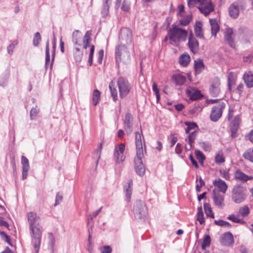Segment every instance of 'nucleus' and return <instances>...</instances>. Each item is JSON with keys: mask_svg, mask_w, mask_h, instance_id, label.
Masks as SVG:
<instances>
[{"mask_svg": "<svg viewBox=\"0 0 253 253\" xmlns=\"http://www.w3.org/2000/svg\"><path fill=\"white\" fill-rule=\"evenodd\" d=\"M235 84V76L233 72H230L228 76V86L229 90H231L232 86Z\"/></svg>", "mask_w": 253, "mask_h": 253, "instance_id": "31", "label": "nucleus"}, {"mask_svg": "<svg viewBox=\"0 0 253 253\" xmlns=\"http://www.w3.org/2000/svg\"><path fill=\"white\" fill-rule=\"evenodd\" d=\"M133 211L136 219H141L145 217L147 210L144 202L141 200L137 201L133 206Z\"/></svg>", "mask_w": 253, "mask_h": 253, "instance_id": "6", "label": "nucleus"}, {"mask_svg": "<svg viewBox=\"0 0 253 253\" xmlns=\"http://www.w3.org/2000/svg\"><path fill=\"white\" fill-rule=\"evenodd\" d=\"M120 97H126L129 93L131 87L127 80L123 77H120L117 80Z\"/></svg>", "mask_w": 253, "mask_h": 253, "instance_id": "7", "label": "nucleus"}, {"mask_svg": "<svg viewBox=\"0 0 253 253\" xmlns=\"http://www.w3.org/2000/svg\"><path fill=\"white\" fill-rule=\"evenodd\" d=\"M82 33L78 30H76L73 32L72 34V41L75 44L77 45L78 46H80L81 45V38H82Z\"/></svg>", "mask_w": 253, "mask_h": 253, "instance_id": "26", "label": "nucleus"}, {"mask_svg": "<svg viewBox=\"0 0 253 253\" xmlns=\"http://www.w3.org/2000/svg\"><path fill=\"white\" fill-rule=\"evenodd\" d=\"M211 242V240L210 236L208 235H206L202 244V249L203 250H205L206 248L210 246Z\"/></svg>", "mask_w": 253, "mask_h": 253, "instance_id": "39", "label": "nucleus"}, {"mask_svg": "<svg viewBox=\"0 0 253 253\" xmlns=\"http://www.w3.org/2000/svg\"><path fill=\"white\" fill-rule=\"evenodd\" d=\"M100 92L97 89H95L93 92L92 95V101L93 104L94 106H96L98 101L100 100Z\"/></svg>", "mask_w": 253, "mask_h": 253, "instance_id": "35", "label": "nucleus"}, {"mask_svg": "<svg viewBox=\"0 0 253 253\" xmlns=\"http://www.w3.org/2000/svg\"><path fill=\"white\" fill-rule=\"evenodd\" d=\"M21 164L22 166V179H25L27 177L28 172L30 169V165L28 159L24 156L21 157Z\"/></svg>", "mask_w": 253, "mask_h": 253, "instance_id": "21", "label": "nucleus"}, {"mask_svg": "<svg viewBox=\"0 0 253 253\" xmlns=\"http://www.w3.org/2000/svg\"><path fill=\"white\" fill-rule=\"evenodd\" d=\"M76 51L74 52V58L76 62H81L83 53L80 51L78 46L75 47Z\"/></svg>", "mask_w": 253, "mask_h": 253, "instance_id": "38", "label": "nucleus"}, {"mask_svg": "<svg viewBox=\"0 0 253 253\" xmlns=\"http://www.w3.org/2000/svg\"><path fill=\"white\" fill-rule=\"evenodd\" d=\"M111 4L110 0H103L101 14L103 17H106L109 13V9Z\"/></svg>", "mask_w": 253, "mask_h": 253, "instance_id": "28", "label": "nucleus"}, {"mask_svg": "<svg viewBox=\"0 0 253 253\" xmlns=\"http://www.w3.org/2000/svg\"><path fill=\"white\" fill-rule=\"evenodd\" d=\"M213 184L217 188L216 190L217 192H221L223 194H225L226 193L228 186L224 181L219 178L216 179L213 181Z\"/></svg>", "mask_w": 253, "mask_h": 253, "instance_id": "19", "label": "nucleus"}, {"mask_svg": "<svg viewBox=\"0 0 253 253\" xmlns=\"http://www.w3.org/2000/svg\"><path fill=\"white\" fill-rule=\"evenodd\" d=\"M50 61L49 41L48 40L46 43L45 48V63H48Z\"/></svg>", "mask_w": 253, "mask_h": 253, "instance_id": "52", "label": "nucleus"}, {"mask_svg": "<svg viewBox=\"0 0 253 253\" xmlns=\"http://www.w3.org/2000/svg\"><path fill=\"white\" fill-rule=\"evenodd\" d=\"M209 92L212 97H217L221 93V84L219 78L216 77L210 81Z\"/></svg>", "mask_w": 253, "mask_h": 253, "instance_id": "8", "label": "nucleus"}, {"mask_svg": "<svg viewBox=\"0 0 253 253\" xmlns=\"http://www.w3.org/2000/svg\"><path fill=\"white\" fill-rule=\"evenodd\" d=\"M252 153H253L251 150H247L244 152L243 157L245 159L253 162V155Z\"/></svg>", "mask_w": 253, "mask_h": 253, "instance_id": "43", "label": "nucleus"}, {"mask_svg": "<svg viewBox=\"0 0 253 253\" xmlns=\"http://www.w3.org/2000/svg\"><path fill=\"white\" fill-rule=\"evenodd\" d=\"M125 149V145L124 143H121L118 147H115L114 158L116 163L120 164L125 160L126 157L124 154Z\"/></svg>", "mask_w": 253, "mask_h": 253, "instance_id": "10", "label": "nucleus"}, {"mask_svg": "<svg viewBox=\"0 0 253 253\" xmlns=\"http://www.w3.org/2000/svg\"><path fill=\"white\" fill-rule=\"evenodd\" d=\"M130 2L128 0H124L121 7L122 10L128 12L130 9Z\"/></svg>", "mask_w": 253, "mask_h": 253, "instance_id": "45", "label": "nucleus"}, {"mask_svg": "<svg viewBox=\"0 0 253 253\" xmlns=\"http://www.w3.org/2000/svg\"><path fill=\"white\" fill-rule=\"evenodd\" d=\"M212 197L214 204L219 208H223L224 206V197L223 195L217 192L216 189L212 191Z\"/></svg>", "mask_w": 253, "mask_h": 253, "instance_id": "16", "label": "nucleus"}, {"mask_svg": "<svg viewBox=\"0 0 253 253\" xmlns=\"http://www.w3.org/2000/svg\"><path fill=\"white\" fill-rule=\"evenodd\" d=\"M195 155L201 164H202L206 159L204 154L200 150H195Z\"/></svg>", "mask_w": 253, "mask_h": 253, "instance_id": "47", "label": "nucleus"}, {"mask_svg": "<svg viewBox=\"0 0 253 253\" xmlns=\"http://www.w3.org/2000/svg\"><path fill=\"white\" fill-rule=\"evenodd\" d=\"M141 132L136 131L135 133V142L136 146V157L134 158V168L136 173L139 176H142L145 171L144 166L142 163V158L144 156L143 143L141 140L142 131L140 126Z\"/></svg>", "mask_w": 253, "mask_h": 253, "instance_id": "2", "label": "nucleus"}, {"mask_svg": "<svg viewBox=\"0 0 253 253\" xmlns=\"http://www.w3.org/2000/svg\"><path fill=\"white\" fill-rule=\"evenodd\" d=\"M41 41V37L40 34L39 32H36L35 34V36H34V37L33 39V45L35 46H38Z\"/></svg>", "mask_w": 253, "mask_h": 253, "instance_id": "48", "label": "nucleus"}, {"mask_svg": "<svg viewBox=\"0 0 253 253\" xmlns=\"http://www.w3.org/2000/svg\"><path fill=\"white\" fill-rule=\"evenodd\" d=\"M200 146L206 151H209L211 149V146L206 142L201 143Z\"/></svg>", "mask_w": 253, "mask_h": 253, "instance_id": "64", "label": "nucleus"}, {"mask_svg": "<svg viewBox=\"0 0 253 253\" xmlns=\"http://www.w3.org/2000/svg\"><path fill=\"white\" fill-rule=\"evenodd\" d=\"M197 131L195 130L193 131L191 133H190L188 135V143L190 145V148H191L192 147V143L194 141L196 137Z\"/></svg>", "mask_w": 253, "mask_h": 253, "instance_id": "42", "label": "nucleus"}, {"mask_svg": "<svg viewBox=\"0 0 253 253\" xmlns=\"http://www.w3.org/2000/svg\"><path fill=\"white\" fill-rule=\"evenodd\" d=\"M228 171L229 170L224 169L220 170V173L221 175L226 179H229L230 178V175Z\"/></svg>", "mask_w": 253, "mask_h": 253, "instance_id": "56", "label": "nucleus"}, {"mask_svg": "<svg viewBox=\"0 0 253 253\" xmlns=\"http://www.w3.org/2000/svg\"><path fill=\"white\" fill-rule=\"evenodd\" d=\"M204 208L207 216L211 217L212 218L214 217V214L213 213L211 210V208L209 204L205 203L204 204Z\"/></svg>", "mask_w": 253, "mask_h": 253, "instance_id": "36", "label": "nucleus"}, {"mask_svg": "<svg viewBox=\"0 0 253 253\" xmlns=\"http://www.w3.org/2000/svg\"><path fill=\"white\" fill-rule=\"evenodd\" d=\"M102 148V143L100 142L97 146V149L94 151V154H96V157L98 158V160L100 157L101 149Z\"/></svg>", "mask_w": 253, "mask_h": 253, "instance_id": "55", "label": "nucleus"}, {"mask_svg": "<svg viewBox=\"0 0 253 253\" xmlns=\"http://www.w3.org/2000/svg\"><path fill=\"white\" fill-rule=\"evenodd\" d=\"M56 48V40L54 35H53V45H52V58H51V63H53L54 62V58L55 55V51Z\"/></svg>", "mask_w": 253, "mask_h": 253, "instance_id": "57", "label": "nucleus"}, {"mask_svg": "<svg viewBox=\"0 0 253 253\" xmlns=\"http://www.w3.org/2000/svg\"><path fill=\"white\" fill-rule=\"evenodd\" d=\"M246 189L241 185H236L232 190V199L236 204L243 202L247 198Z\"/></svg>", "mask_w": 253, "mask_h": 253, "instance_id": "5", "label": "nucleus"}, {"mask_svg": "<svg viewBox=\"0 0 253 253\" xmlns=\"http://www.w3.org/2000/svg\"><path fill=\"white\" fill-rule=\"evenodd\" d=\"M198 211L197 220L200 222V224H203L205 222V220L204 213L201 207L198 208Z\"/></svg>", "mask_w": 253, "mask_h": 253, "instance_id": "40", "label": "nucleus"}, {"mask_svg": "<svg viewBox=\"0 0 253 253\" xmlns=\"http://www.w3.org/2000/svg\"><path fill=\"white\" fill-rule=\"evenodd\" d=\"M101 253H111L112 251V248L110 246H104L100 249Z\"/></svg>", "mask_w": 253, "mask_h": 253, "instance_id": "54", "label": "nucleus"}, {"mask_svg": "<svg viewBox=\"0 0 253 253\" xmlns=\"http://www.w3.org/2000/svg\"><path fill=\"white\" fill-rule=\"evenodd\" d=\"M134 49L132 45L126 46L124 44L117 45L115 47V58L117 62L124 63L129 62Z\"/></svg>", "mask_w": 253, "mask_h": 253, "instance_id": "4", "label": "nucleus"}, {"mask_svg": "<svg viewBox=\"0 0 253 253\" xmlns=\"http://www.w3.org/2000/svg\"><path fill=\"white\" fill-rule=\"evenodd\" d=\"M40 112V109L37 106L33 107L30 111V118L31 120L35 119Z\"/></svg>", "mask_w": 253, "mask_h": 253, "instance_id": "44", "label": "nucleus"}, {"mask_svg": "<svg viewBox=\"0 0 253 253\" xmlns=\"http://www.w3.org/2000/svg\"><path fill=\"white\" fill-rule=\"evenodd\" d=\"M240 118L239 116H235L233 120L231 122L230 125V129L231 131V136L234 138L236 136V132L238 130Z\"/></svg>", "mask_w": 253, "mask_h": 253, "instance_id": "22", "label": "nucleus"}, {"mask_svg": "<svg viewBox=\"0 0 253 253\" xmlns=\"http://www.w3.org/2000/svg\"><path fill=\"white\" fill-rule=\"evenodd\" d=\"M202 24L200 21H197L194 26V32L196 37L200 39H204V35L202 32Z\"/></svg>", "mask_w": 253, "mask_h": 253, "instance_id": "25", "label": "nucleus"}, {"mask_svg": "<svg viewBox=\"0 0 253 253\" xmlns=\"http://www.w3.org/2000/svg\"><path fill=\"white\" fill-rule=\"evenodd\" d=\"M214 223L216 225L222 227H227L228 228L231 227V224L229 222L224 221L223 220H215Z\"/></svg>", "mask_w": 253, "mask_h": 253, "instance_id": "50", "label": "nucleus"}, {"mask_svg": "<svg viewBox=\"0 0 253 253\" xmlns=\"http://www.w3.org/2000/svg\"><path fill=\"white\" fill-rule=\"evenodd\" d=\"M94 51V46L92 45L90 48V52L88 57V63H92L93 61V55Z\"/></svg>", "mask_w": 253, "mask_h": 253, "instance_id": "58", "label": "nucleus"}, {"mask_svg": "<svg viewBox=\"0 0 253 253\" xmlns=\"http://www.w3.org/2000/svg\"><path fill=\"white\" fill-rule=\"evenodd\" d=\"M241 8L242 5L238 1L232 3L228 8L229 16L233 19L237 18L239 16L240 8Z\"/></svg>", "mask_w": 253, "mask_h": 253, "instance_id": "13", "label": "nucleus"}, {"mask_svg": "<svg viewBox=\"0 0 253 253\" xmlns=\"http://www.w3.org/2000/svg\"><path fill=\"white\" fill-rule=\"evenodd\" d=\"M188 47L191 52L193 53H197L199 50V42L194 37L192 32L190 33L188 37Z\"/></svg>", "mask_w": 253, "mask_h": 253, "instance_id": "15", "label": "nucleus"}, {"mask_svg": "<svg viewBox=\"0 0 253 253\" xmlns=\"http://www.w3.org/2000/svg\"><path fill=\"white\" fill-rule=\"evenodd\" d=\"M235 178L243 182H246L249 180L253 179L252 176H249L245 174L239 169L237 170L235 172Z\"/></svg>", "mask_w": 253, "mask_h": 253, "instance_id": "23", "label": "nucleus"}, {"mask_svg": "<svg viewBox=\"0 0 253 253\" xmlns=\"http://www.w3.org/2000/svg\"><path fill=\"white\" fill-rule=\"evenodd\" d=\"M17 44V42L14 41L7 46V51L9 54L11 55L13 53L14 49L15 48V47Z\"/></svg>", "mask_w": 253, "mask_h": 253, "instance_id": "51", "label": "nucleus"}, {"mask_svg": "<svg viewBox=\"0 0 253 253\" xmlns=\"http://www.w3.org/2000/svg\"><path fill=\"white\" fill-rule=\"evenodd\" d=\"M104 56V50L100 49L97 54V62L98 63H102Z\"/></svg>", "mask_w": 253, "mask_h": 253, "instance_id": "59", "label": "nucleus"}, {"mask_svg": "<svg viewBox=\"0 0 253 253\" xmlns=\"http://www.w3.org/2000/svg\"><path fill=\"white\" fill-rule=\"evenodd\" d=\"M250 212V210L248 206L245 205L241 207L238 211V215L242 217H246L248 215Z\"/></svg>", "mask_w": 253, "mask_h": 253, "instance_id": "32", "label": "nucleus"}, {"mask_svg": "<svg viewBox=\"0 0 253 253\" xmlns=\"http://www.w3.org/2000/svg\"><path fill=\"white\" fill-rule=\"evenodd\" d=\"M185 124L187 126V128L185 129V132L187 133H189L190 131L191 130H193V131L196 130L197 128V124L193 122H185Z\"/></svg>", "mask_w": 253, "mask_h": 253, "instance_id": "37", "label": "nucleus"}, {"mask_svg": "<svg viewBox=\"0 0 253 253\" xmlns=\"http://www.w3.org/2000/svg\"><path fill=\"white\" fill-rule=\"evenodd\" d=\"M204 68V64H194V69L196 75L200 74Z\"/></svg>", "mask_w": 253, "mask_h": 253, "instance_id": "53", "label": "nucleus"}, {"mask_svg": "<svg viewBox=\"0 0 253 253\" xmlns=\"http://www.w3.org/2000/svg\"><path fill=\"white\" fill-rule=\"evenodd\" d=\"M233 36L234 32L232 28H228L226 29L224 32V39L231 47L235 48V43L233 39Z\"/></svg>", "mask_w": 253, "mask_h": 253, "instance_id": "20", "label": "nucleus"}, {"mask_svg": "<svg viewBox=\"0 0 253 253\" xmlns=\"http://www.w3.org/2000/svg\"><path fill=\"white\" fill-rule=\"evenodd\" d=\"M188 32L176 25H172L168 31V37L169 43L175 46L180 43L186 40Z\"/></svg>", "mask_w": 253, "mask_h": 253, "instance_id": "3", "label": "nucleus"}, {"mask_svg": "<svg viewBox=\"0 0 253 253\" xmlns=\"http://www.w3.org/2000/svg\"><path fill=\"white\" fill-rule=\"evenodd\" d=\"M186 93L192 100H195L202 97L200 91L194 87H188L186 90Z\"/></svg>", "mask_w": 253, "mask_h": 253, "instance_id": "17", "label": "nucleus"}, {"mask_svg": "<svg viewBox=\"0 0 253 253\" xmlns=\"http://www.w3.org/2000/svg\"><path fill=\"white\" fill-rule=\"evenodd\" d=\"M27 217L35 253H39L42 232V227L40 225V217L34 212L28 213Z\"/></svg>", "mask_w": 253, "mask_h": 253, "instance_id": "1", "label": "nucleus"}, {"mask_svg": "<svg viewBox=\"0 0 253 253\" xmlns=\"http://www.w3.org/2000/svg\"><path fill=\"white\" fill-rule=\"evenodd\" d=\"M133 116L129 113H127L125 115L124 125L125 129L127 135H130L132 132V122Z\"/></svg>", "mask_w": 253, "mask_h": 253, "instance_id": "14", "label": "nucleus"}, {"mask_svg": "<svg viewBox=\"0 0 253 253\" xmlns=\"http://www.w3.org/2000/svg\"><path fill=\"white\" fill-rule=\"evenodd\" d=\"M152 89L156 94L157 102H158L160 99V94L159 92V89L158 88L157 85L155 82L153 83Z\"/></svg>", "mask_w": 253, "mask_h": 253, "instance_id": "49", "label": "nucleus"}, {"mask_svg": "<svg viewBox=\"0 0 253 253\" xmlns=\"http://www.w3.org/2000/svg\"><path fill=\"white\" fill-rule=\"evenodd\" d=\"M211 26V33L212 36H215L219 29V26L215 19H210V20Z\"/></svg>", "mask_w": 253, "mask_h": 253, "instance_id": "27", "label": "nucleus"}, {"mask_svg": "<svg viewBox=\"0 0 253 253\" xmlns=\"http://www.w3.org/2000/svg\"><path fill=\"white\" fill-rule=\"evenodd\" d=\"M215 162L217 164H220L225 162V158L221 151H219L215 156Z\"/></svg>", "mask_w": 253, "mask_h": 253, "instance_id": "34", "label": "nucleus"}, {"mask_svg": "<svg viewBox=\"0 0 253 253\" xmlns=\"http://www.w3.org/2000/svg\"><path fill=\"white\" fill-rule=\"evenodd\" d=\"M220 242L224 246H232L234 243L233 235L230 232L225 233L221 237Z\"/></svg>", "mask_w": 253, "mask_h": 253, "instance_id": "18", "label": "nucleus"}, {"mask_svg": "<svg viewBox=\"0 0 253 253\" xmlns=\"http://www.w3.org/2000/svg\"><path fill=\"white\" fill-rule=\"evenodd\" d=\"M224 107L225 104L223 103L218 104L212 107L210 116L212 121L216 122L219 120L222 116Z\"/></svg>", "mask_w": 253, "mask_h": 253, "instance_id": "11", "label": "nucleus"}, {"mask_svg": "<svg viewBox=\"0 0 253 253\" xmlns=\"http://www.w3.org/2000/svg\"><path fill=\"white\" fill-rule=\"evenodd\" d=\"M244 80L248 87H253V73L250 71L246 72L243 77Z\"/></svg>", "mask_w": 253, "mask_h": 253, "instance_id": "24", "label": "nucleus"}, {"mask_svg": "<svg viewBox=\"0 0 253 253\" xmlns=\"http://www.w3.org/2000/svg\"><path fill=\"white\" fill-rule=\"evenodd\" d=\"M190 62V56L187 53L182 54L179 58V63H189Z\"/></svg>", "mask_w": 253, "mask_h": 253, "instance_id": "33", "label": "nucleus"}, {"mask_svg": "<svg viewBox=\"0 0 253 253\" xmlns=\"http://www.w3.org/2000/svg\"><path fill=\"white\" fill-rule=\"evenodd\" d=\"M192 19V17L190 15H188L185 17L181 19L179 21V24L182 26H186L189 24Z\"/></svg>", "mask_w": 253, "mask_h": 253, "instance_id": "46", "label": "nucleus"}, {"mask_svg": "<svg viewBox=\"0 0 253 253\" xmlns=\"http://www.w3.org/2000/svg\"><path fill=\"white\" fill-rule=\"evenodd\" d=\"M198 8L205 16L208 15L214 9V6L211 0H207L204 2L199 4Z\"/></svg>", "mask_w": 253, "mask_h": 253, "instance_id": "12", "label": "nucleus"}, {"mask_svg": "<svg viewBox=\"0 0 253 253\" xmlns=\"http://www.w3.org/2000/svg\"><path fill=\"white\" fill-rule=\"evenodd\" d=\"M120 44L130 45L132 42V33L130 30L127 28H124L121 30L119 36Z\"/></svg>", "mask_w": 253, "mask_h": 253, "instance_id": "9", "label": "nucleus"}, {"mask_svg": "<svg viewBox=\"0 0 253 253\" xmlns=\"http://www.w3.org/2000/svg\"><path fill=\"white\" fill-rule=\"evenodd\" d=\"M132 181L131 180H129L127 182V185L125 186V190L126 194V196L128 200L130 199L131 195L132 193Z\"/></svg>", "mask_w": 253, "mask_h": 253, "instance_id": "29", "label": "nucleus"}, {"mask_svg": "<svg viewBox=\"0 0 253 253\" xmlns=\"http://www.w3.org/2000/svg\"><path fill=\"white\" fill-rule=\"evenodd\" d=\"M173 79L175 81V84L179 85H183L186 80L185 77L179 74L173 76Z\"/></svg>", "mask_w": 253, "mask_h": 253, "instance_id": "30", "label": "nucleus"}, {"mask_svg": "<svg viewBox=\"0 0 253 253\" xmlns=\"http://www.w3.org/2000/svg\"><path fill=\"white\" fill-rule=\"evenodd\" d=\"M63 197L61 194H60L59 193H58L56 194V199H55V203L54 204V206H56V205L59 204L62 201Z\"/></svg>", "mask_w": 253, "mask_h": 253, "instance_id": "63", "label": "nucleus"}, {"mask_svg": "<svg viewBox=\"0 0 253 253\" xmlns=\"http://www.w3.org/2000/svg\"><path fill=\"white\" fill-rule=\"evenodd\" d=\"M49 238H50V242L49 243V247L51 249L52 252L53 251L54 244L55 242V240L53 237V235L51 233H49Z\"/></svg>", "mask_w": 253, "mask_h": 253, "instance_id": "62", "label": "nucleus"}, {"mask_svg": "<svg viewBox=\"0 0 253 253\" xmlns=\"http://www.w3.org/2000/svg\"><path fill=\"white\" fill-rule=\"evenodd\" d=\"M102 207L100 208L98 210L93 212L92 215H89L88 217V223H89L90 220H92L93 217H96L101 211Z\"/></svg>", "mask_w": 253, "mask_h": 253, "instance_id": "60", "label": "nucleus"}, {"mask_svg": "<svg viewBox=\"0 0 253 253\" xmlns=\"http://www.w3.org/2000/svg\"><path fill=\"white\" fill-rule=\"evenodd\" d=\"M114 85V83L113 82H111L109 84V88L110 90L111 96H112L113 99L114 101H116L117 100V91L116 89L115 88H113V86Z\"/></svg>", "mask_w": 253, "mask_h": 253, "instance_id": "41", "label": "nucleus"}, {"mask_svg": "<svg viewBox=\"0 0 253 253\" xmlns=\"http://www.w3.org/2000/svg\"><path fill=\"white\" fill-rule=\"evenodd\" d=\"M227 218L228 219L231 220L235 223H241L242 221V219L238 218L235 215L233 214L229 215Z\"/></svg>", "mask_w": 253, "mask_h": 253, "instance_id": "61", "label": "nucleus"}]
</instances>
